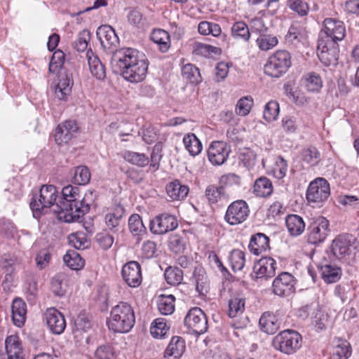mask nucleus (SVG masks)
Masks as SVG:
<instances>
[{"label": "nucleus", "instance_id": "obj_25", "mask_svg": "<svg viewBox=\"0 0 359 359\" xmlns=\"http://www.w3.org/2000/svg\"><path fill=\"white\" fill-rule=\"evenodd\" d=\"M185 349L184 340L181 337L174 336L165 350L164 357L168 359H179Z\"/></svg>", "mask_w": 359, "mask_h": 359}, {"label": "nucleus", "instance_id": "obj_62", "mask_svg": "<svg viewBox=\"0 0 359 359\" xmlns=\"http://www.w3.org/2000/svg\"><path fill=\"white\" fill-rule=\"evenodd\" d=\"M168 246L172 252L175 253H181L185 250L186 241L179 235H172L169 238Z\"/></svg>", "mask_w": 359, "mask_h": 359}, {"label": "nucleus", "instance_id": "obj_56", "mask_svg": "<svg viewBox=\"0 0 359 359\" xmlns=\"http://www.w3.org/2000/svg\"><path fill=\"white\" fill-rule=\"evenodd\" d=\"M287 162L282 156L275 158L272 173L278 180L284 178L287 171Z\"/></svg>", "mask_w": 359, "mask_h": 359}, {"label": "nucleus", "instance_id": "obj_36", "mask_svg": "<svg viewBox=\"0 0 359 359\" xmlns=\"http://www.w3.org/2000/svg\"><path fill=\"white\" fill-rule=\"evenodd\" d=\"M253 191L257 196L267 197L273 192L272 183L267 177H261L255 181Z\"/></svg>", "mask_w": 359, "mask_h": 359}, {"label": "nucleus", "instance_id": "obj_2", "mask_svg": "<svg viewBox=\"0 0 359 359\" xmlns=\"http://www.w3.org/2000/svg\"><path fill=\"white\" fill-rule=\"evenodd\" d=\"M62 198L54 206L57 219L65 222H74L87 213L94 201L93 191L86 192L81 198L79 188L68 185L62 190Z\"/></svg>", "mask_w": 359, "mask_h": 359}, {"label": "nucleus", "instance_id": "obj_21", "mask_svg": "<svg viewBox=\"0 0 359 359\" xmlns=\"http://www.w3.org/2000/svg\"><path fill=\"white\" fill-rule=\"evenodd\" d=\"M79 128L75 121H65L55 128L54 135L55 142L60 145L67 144L73 137Z\"/></svg>", "mask_w": 359, "mask_h": 359}, {"label": "nucleus", "instance_id": "obj_17", "mask_svg": "<svg viewBox=\"0 0 359 359\" xmlns=\"http://www.w3.org/2000/svg\"><path fill=\"white\" fill-rule=\"evenodd\" d=\"M43 319L53 334H60L65 331L66 320L64 315L57 309H47L43 314Z\"/></svg>", "mask_w": 359, "mask_h": 359}, {"label": "nucleus", "instance_id": "obj_30", "mask_svg": "<svg viewBox=\"0 0 359 359\" xmlns=\"http://www.w3.org/2000/svg\"><path fill=\"white\" fill-rule=\"evenodd\" d=\"M322 278L327 283H336L341 278V270L332 264H324L319 266Z\"/></svg>", "mask_w": 359, "mask_h": 359}, {"label": "nucleus", "instance_id": "obj_14", "mask_svg": "<svg viewBox=\"0 0 359 359\" xmlns=\"http://www.w3.org/2000/svg\"><path fill=\"white\" fill-rule=\"evenodd\" d=\"M318 57L326 67L334 65L338 60V45L331 44L324 38H319L317 47Z\"/></svg>", "mask_w": 359, "mask_h": 359}, {"label": "nucleus", "instance_id": "obj_27", "mask_svg": "<svg viewBox=\"0 0 359 359\" xmlns=\"http://www.w3.org/2000/svg\"><path fill=\"white\" fill-rule=\"evenodd\" d=\"M11 311L14 324L18 327L22 326L26 320L27 306L25 302L22 299H15L12 304Z\"/></svg>", "mask_w": 359, "mask_h": 359}, {"label": "nucleus", "instance_id": "obj_29", "mask_svg": "<svg viewBox=\"0 0 359 359\" xmlns=\"http://www.w3.org/2000/svg\"><path fill=\"white\" fill-rule=\"evenodd\" d=\"M188 186L181 184L179 180H174L166 186V192L172 200L180 201L185 198L189 193Z\"/></svg>", "mask_w": 359, "mask_h": 359}, {"label": "nucleus", "instance_id": "obj_48", "mask_svg": "<svg viewBox=\"0 0 359 359\" xmlns=\"http://www.w3.org/2000/svg\"><path fill=\"white\" fill-rule=\"evenodd\" d=\"M302 159L311 166H315L320 161V153L316 147H309L302 151Z\"/></svg>", "mask_w": 359, "mask_h": 359}, {"label": "nucleus", "instance_id": "obj_20", "mask_svg": "<svg viewBox=\"0 0 359 359\" xmlns=\"http://www.w3.org/2000/svg\"><path fill=\"white\" fill-rule=\"evenodd\" d=\"M122 276L126 283L131 287H136L142 283V273L140 264L131 261L126 264L122 269Z\"/></svg>", "mask_w": 359, "mask_h": 359}, {"label": "nucleus", "instance_id": "obj_15", "mask_svg": "<svg viewBox=\"0 0 359 359\" xmlns=\"http://www.w3.org/2000/svg\"><path fill=\"white\" fill-rule=\"evenodd\" d=\"M273 292L279 297H288L294 292V279L292 274L282 272L273 281Z\"/></svg>", "mask_w": 359, "mask_h": 359}, {"label": "nucleus", "instance_id": "obj_50", "mask_svg": "<svg viewBox=\"0 0 359 359\" xmlns=\"http://www.w3.org/2000/svg\"><path fill=\"white\" fill-rule=\"evenodd\" d=\"M304 35L305 27L300 25L297 22H294L290 27L285 39L290 43H294L295 41H300Z\"/></svg>", "mask_w": 359, "mask_h": 359}, {"label": "nucleus", "instance_id": "obj_18", "mask_svg": "<svg viewBox=\"0 0 359 359\" xmlns=\"http://www.w3.org/2000/svg\"><path fill=\"white\" fill-rule=\"evenodd\" d=\"M277 263L270 257H263L255 263L253 266V277L256 279H268L276 274Z\"/></svg>", "mask_w": 359, "mask_h": 359}, {"label": "nucleus", "instance_id": "obj_58", "mask_svg": "<svg viewBox=\"0 0 359 359\" xmlns=\"http://www.w3.org/2000/svg\"><path fill=\"white\" fill-rule=\"evenodd\" d=\"M306 87L310 92H318L323 86L320 76L315 73H309L306 77Z\"/></svg>", "mask_w": 359, "mask_h": 359}, {"label": "nucleus", "instance_id": "obj_6", "mask_svg": "<svg viewBox=\"0 0 359 359\" xmlns=\"http://www.w3.org/2000/svg\"><path fill=\"white\" fill-rule=\"evenodd\" d=\"M292 65L291 55L285 50H278L273 53L264 65V73L274 78L285 74Z\"/></svg>", "mask_w": 359, "mask_h": 359}, {"label": "nucleus", "instance_id": "obj_4", "mask_svg": "<svg viewBox=\"0 0 359 359\" xmlns=\"http://www.w3.org/2000/svg\"><path fill=\"white\" fill-rule=\"evenodd\" d=\"M58 191L53 185H43L39 195H34L29 203L34 217H39L43 213L47 212L52 208L54 212V206L56 205Z\"/></svg>", "mask_w": 359, "mask_h": 359}, {"label": "nucleus", "instance_id": "obj_40", "mask_svg": "<svg viewBox=\"0 0 359 359\" xmlns=\"http://www.w3.org/2000/svg\"><path fill=\"white\" fill-rule=\"evenodd\" d=\"M64 262L72 270H79L84 266L85 262L81 255L75 250H68L63 257Z\"/></svg>", "mask_w": 359, "mask_h": 359}, {"label": "nucleus", "instance_id": "obj_63", "mask_svg": "<svg viewBox=\"0 0 359 359\" xmlns=\"http://www.w3.org/2000/svg\"><path fill=\"white\" fill-rule=\"evenodd\" d=\"M65 55L62 50L55 51L49 64V72L56 73L61 68L65 62Z\"/></svg>", "mask_w": 359, "mask_h": 359}, {"label": "nucleus", "instance_id": "obj_24", "mask_svg": "<svg viewBox=\"0 0 359 359\" xmlns=\"http://www.w3.org/2000/svg\"><path fill=\"white\" fill-rule=\"evenodd\" d=\"M270 238L263 233H257L250 238L249 250L255 255H259L270 249Z\"/></svg>", "mask_w": 359, "mask_h": 359}, {"label": "nucleus", "instance_id": "obj_47", "mask_svg": "<svg viewBox=\"0 0 359 359\" xmlns=\"http://www.w3.org/2000/svg\"><path fill=\"white\" fill-rule=\"evenodd\" d=\"M128 228L133 236H141L146 232V228L141 217L137 214L132 215L128 219Z\"/></svg>", "mask_w": 359, "mask_h": 359}, {"label": "nucleus", "instance_id": "obj_31", "mask_svg": "<svg viewBox=\"0 0 359 359\" xmlns=\"http://www.w3.org/2000/svg\"><path fill=\"white\" fill-rule=\"evenodd\" d=\"M278 42V36L269 31L258 36L255 41L257 46L262 51H269L274 48Z\"/></svg>", "mask_w": 359, "mask_h": 359}, {"label": "nucleus", "instance_id": "obj_60", "mask_svg": "<svg viewBox=\"0 0 359 359\" xmlns=\"http://www.w3.org/2000/svg\"><path fill=\"white\" fill-rule=\"evenodd\" d=\"M69 242L76 250H83L88 247V240L83 233H72L69 236Z\"/></svg>", "mask_w": 359, "mask_h": 359}, {"label": "nucleus", "instance_id": "obj_57", "mask_svg": "<svg viewBox=\"0 0 359 359\" xmlns=\"http://www.w3.org/2000/svg\"><path fill=\"white\" fill-rule=\"evenodd\" d=\"M253 103V99L250 96L240 98L236 106V113L239 116H247L250 112Z\"/></svg>", "mask_w": 359, "mask_h": 359}, {"label": "nucleus", "instance_id": "obj_39", "mask_svg": "<svg viewBox=\"0 0 359 359\" xmlns=\"http://www.w3.org/2000/svg\"><path fill=\"white\" fill-rule=\"evenodd\" d=\"M351 355L350 344L344 339H337L334 341V359H348Z\"/></svg>", "mask_w": 359, "mask_h": 359}, {"label": "nucleus", "instance_id": "obj_59", "mask_svg": "<svg viewBox=\"0 0 359 359\" xmlns=\"http://www.w3.org/2000/svg\"><path fill=\"white\" fill-rule=\"evenodd\" d=\"M279 111V104L278 102L271 100L265 105L264 118L269 122L273 121L277 118Z\"/></svg>", "mask_w": 359, "mask_h": 359}, {"label": "nucleus", "instance_id": "obj_46", "mask_svg": "<svg viewBox=\"0 0 359 359\" xmlns=\"http://www.w3.org/2000/svg\"><path fill=\"white\" fill-rule=\"evenodd\" d=\"M66 275L64 273H57L51 279V290L58 297H62L66 292L65 280Z\"/></svg>", "mask_w": 359, "mask_h": 359}, {"label": "nucleus", "instance_id": "obj_44", "mask_svg": "<svg viewBox=\"0 0 359 359\" xmlns=\"http://www.w3.org/2000/svg\"><path fill=\"white\" fill-rule=\"evenodd\" d=\"M286 4L299 17L304 18L309 14V6L305 0H287Z\"/></svg>", "mask_w": 359, "mask_h": 359}, {"label": "nucleus", "instance_id": "obj_33", "mask_svg": "<svg viewBox=\"0 0 359 359\" xmlns=\"http://www.w3.org/2000/svg\"><path fill=\"white\" fill-rule=\"evenodd\" d=\"M151 40L158 46L162 53H166L170 47V34L163 29H155L151 35Z\"/></svg>", "mask_w": 359, "mask_h": 359}, {"label": "nucleus", "instance_id": "obj_52", "mask_svg": "<svg viewBox=\"0 0 359 359\" xmlns=\"http://www.w3.org/2000/svg\"><path fill=\"white\" fill-rule=\"evenodd\" d=\"M90 172L87 166L80 165L75 168L73 182L79 185H86L90 180Z\"/></svg>", "mask_w": 359, "mask_h": 359}, {"label": "nucleus", "instance_id": "obj_55", "mask_svg": "<svg viewBox=\"0 0 359 359\" xmlns=\"http://www.w3.org/2000/svg\"><path fill=\"white\" fill-rule=\"evenodd\" d=\"M183 77L192 83H198L201 81L199 69L192 64L185 65L182 69Z\"/></svg>", "mask_w": 359, "mask_h": 359}, {"label": "nucleus", "instance_id": "obj_23", "mask_svg": "<svg viewBox=\"0 0 359 359\" xmlns=\"http://www.w3.org/2000/svg\"><path fill=\"white\" fill-rule=\"evenodd\" d=\"M97 39L101 46L105 49H109L118 43V37L115 30L109 25H101L96 32Z\"/></svg>", "mask_w": 359, "mask_h": 359}, {"label": "nucleus", "instance_id": "obj_11", "mask_svg": "<svg viewBox=\"0 0 359 359\" xmlns=\"http://www.w3.org/2000/svg\"><path fill=\"white\" fill-rule=\"evenodd\" d=\"M250 208L244 200H236L227 208L224 219L230 225L234 226L242 224L248 217Z\"/></svg>", "mask_w": 359, "mask_h": 359}, {"label": "nucleus", "instance_id": "obj_7", "mask_svg": "<svg viewBox=\"0 0 359 359\" xmlns=\"http://www.w3.org/2000/svg\"><path fill=\"white\" fill-rule=\"evenodd\" d=\"M329 221L323 216L311 219L306 237L309 243L318 245L324 242L330 232Z\"/></svg>", "mask_w": 359, "mask_h": 359}, {"label": "nucleus", "instance_id": "obj_32", "mask_svg": "<svg viewBox=\"0 0 359 359\" xmlns=\"http://www.w3.org/2000/svg\"><path fill=\"white\" fill-rule=\"evenodd\" d=\"M285 224L292 236H299L305 229V223L303 219L297 215H288L285 219Z\"/></svg>", "mask_w": 359, "mask_h": 359}, {"label": "nucleus", "instance_id": "obj_12", "mask_svg": "<svg viewBox=\"0 0 359 359\" xmlns=\"http://www.w3.org/2000/svg\"><path fill=\"white\" fill-rule=\"evenodd\" d=\"M355 243L356 238L351 234L339 235L332 241L331 251L336 258L344 259L348 257L355 248Z\"/></svg>", "mask_w": 359, "mask_h": 359}, {"label": "nucleus", "instance_id": "obj_54", "mask_svg": "<svg viewBox=\"0 0 359 359\" xmlns=\"http://www.w3.org/2000/svg\"><path fill=\"white\" fill-rule=\"evenodd\" d=\"M229 262L233 271L242 270L245 263V253L238 249L233 250L229 256Z\"/></svg>", "mask_w": 359, "mask_h": 359}, {"label": "nucleus", "instance_id": "obj_34", "mask_svg": "<svg viewBox=\"0 0 359 359\" xmlns=\"http://www.w3.org/2000/svg\"><path fill=\"white\" fill-rule=\"evenodd\" d=\"M124 212V208L121 205H118L114 209L112 212L107 214L105 222L107 227L114 232L117 231Z\"/></svg>", "mask_w": 359, "mask_h": 359}, {"label": "nucleus", "instance_id": "obj_22", "mask_svg": "<svg viewBox=\"0 0 359 359\" xmlns=\"http://www.w3.org/2000/svg\"><path fill=\"white\" fill-rule=\"evenodd\" d=\"M281 323V317L278 312H264L259 321L261 330L268 334H275L280 328Z\"/></svg>", "mask_w": 359, "mask_h": 359}, {"label": "nucleus", "instance_id": "obj_42", "mask_svg": "<svg viewBox=\"0 0 359 359\" xmlns=\"http://www.w3.org/2000/svg\"><path fill=\"white\" fill-rule=\"evenodd\" d=\"M231 35L234 39H241L245 42L248 41L251 36L248 26L243 21L233 23L231 27Z\"/></svg>", "mask_w": 359, "mask_h": 359}, {"label": "nucleus", "instance_id": "obj_26", "mask_svg": "<svg viewBox=\"0 0 359 359\" xmlns=\"http://www.w3.org/2000/svg\"><path fill=\"white\" fill-rule=\"evenodd\" d=\"M86 57L92 76L98 80H103L106 77V70L98 57L91 49L88 50Z\"/></svg>", "mask_w": 359, "mask_h": 359}, {"label": "nucleus", "instance_id": "obj_10", "mask_svg": "<svg viewBox=\"0 0 359 359\" xmlns=\"http://www.w3.org/2000/svg\"><path fill=\"white\" fill-rule=\"evenodd\" d=\"M184 322V325L193 334H202L208 330L207 317L199 307L191 309L185 316Z\"/></svg>", "mask_w": 359, "mask_h": 359}, {"label": "nucleus", "instance_id": "obj_37", "mask_svg": "<svg viewBox=\"0 0 359 359\" xmlns=\"http://www.w3.org/2000/svg\"><path fill=\"white\" fill-rule=\"evenodd\" d=\"M183 142L190 155L196 156L202 151V143L194 133L184 135Z\"/></svg>", "mask_w": 359, "mask_h": 359}, {"label": "nucleus", "instance_id": "obj_41", "mask_svg": "<svg viewBox=\"0 0 359 359\" xmlns=\"http://www.w3.org/2000/svg\"><path fill=\"white\" fill-rule=\"evenodd\" d=\"M164 277L168 284L175 286L182 282L184 273L182 270L177 266H168L165 270Z\"/></svg>", "mask_w": 359, "mask_h": 359}, {"label": "nucleus", "instance_id": "obj_5", "mask_svg": "<svg viewBox=\"0 0 359 359\" xmlns=\"http://www.w3.org/2000/svg\"><path fill=\"white\" fill-rule=\"evenodd\" d=\"M302 345V335L293 330L281 331L272 340V346L276 351L288 355L297 353Z\"/></svg>", "mask_w": 359, "mask_h": 359}, {"label": "nucleus", "instance_id": "obj_45", "mask_svg": "<svg viewBox=\"0 0 359 359\" xmlns=\"http://www.w3.org/2000/svg\"><path fill=\"white\" fill-rule=\"evenodd\" d=\"M123 158L128 163L139 167H145L149 163V158L143 153L126 151Z\"/></svg>", "mask_w": 359, "mask_h": 359}, {"label": "nucleus", "instance_id": "obj_16", "mask_svg": "<svg viewBox=\"0 0 359 359\" xmlns=\"http://www.w3.org/2000/svg\"><path fill=\"white\" fill-rule=\"evenodd\" d=\"M231 151L230 147L223 141L212 142L208 150V157L214 165H221L224 163Z\"/></svg>", "mask_w": 359, "mask_h": 359}, {"label": "nucleus", "instance_id": "obj_38", "mask_svg": "<svg viewBox=\"0 0 359 359\" xmlns=\"http://www.w3.org/2000/svg\"><path fill=\"white\" fill-rule=\"evenodd\" d=\"M192 53L195 55L208 57L212 55L220 54L221 49L218 47L196 41L193 45Z\"/></svg>", "mask_w": 359, "mask_h": 359}, {"label": "nucleus", "instance_id": "obj_49", "mask_svg": "<svg viewBox=\"0 0 359 359\" xmlns=\"http://www.w3.org/2000/svg\"><path fill=\"white\" fill-rule=\"evenodd\" d=\"M205 196L210 203H216L226 198L224 189L220 184L219 187L213 184L209 185L205 189Z\"/></svg>", "mask_w": 359, "mask_h": 359}, {"label": "nucleus", "instance_id": "obj_13", "mask_svg": "<svg viewBox=\"0 0 359 359\" xmlns=\"http://www.w3.org/2000/svg\"><path fill=\"white\" fill-rule=\"evenodd\" d=\"M178 226V221L175 216L168 213H163L156 216L150 221L149 229L152 233L163 235L172 231Z\"/></svg>", "mask_w": 359, "mask_h": 359}, {"label": "nucleus", "instance_id": "obj_53", "mask_svg": "<svg viewBox=\"0 0 359 359\" xmlns=\"http://www.w3.org/2000/svg\"><path fill=\"white\" fill-rule=\"evenodd\" d=\"M168 330L169 327L167 326L166 320L158 318L151 323L150 333L154 338H161L165 335Z\"/></svg>", "mask_w": 359, "mask_h": 359}, {"label": "nucleus", "instance_id": "obj_1", "mask_svg": "<svg viewBox=\"0 0 359 359\" xmlns=\"http://www.w3.org/2000/svg\"><path fill=\"white\" fill-rule=\"evenodd\" d=\"M111 64L125 80L135 83L146 78L149 67V61L145 55L132 48L116 50L113 53Z\"/></svg>", "mask_w": 359, "mask_h": 359}, {"label": "nucleus", "instance_id": "obj_35", "mask_svg": "<svg viewBox=\"0 0 359 359\" xmlns=\"http://www.w3.org/2000/svg\"><path fill=\"white\" fill-rule=\"evenodd\" d=\"M72 85L73 82L69 77L67 75L60 76L55 90L56 97L61 100H66L72 91Z\"/></svg>", "mask_w": 359, "mask_h": 359}, {"label": "nucleus", "instance_id": "obj_51", "mask_svg": "<svg viewBox=\"0 0 359 359\" xmlns=\"http://www.w3.org/2000/svg\"><path fill=\"white\" fill-rule=\"evenodd\" d=\"M245 309V299L238 297H233L229 302L228 315L230 318L236 317L243 313Z\"/></svg>", "mask_w": 359, "mask_h": 359}, {"label": "nucleus", "instance_id": "obj_19", "mask_svg": "<svg viewBox=\"0 0 359 359\" xmlns=\"http://www.w3.org/2000/svg\"><path fill=\"white\" fill-rule=\"evenodd\" d=\"M4 344L6 353H0V359H25L22 344L18 335L8 336Z\"/></svg>", "mask_w": 359, "mask_h": 359}, {"label": "nucleus", "instance_id": "obj_3", "mask_svg": "<svg viewBox=\"0 0 359 359\" xmlns=\"http://www.w3.org/2000/svg\"><path fill=\"white\" fill-rule=\"evenodd\" d=\"M135 316L132 306L126 302H119L113 306L107 325L110 330L117 333H127L134 326Z\"/></svg>", "mask_w": 359, "mask_h": 359}, {"label": "nucleus", "instance_id": "obj_8", "mask_svg": "<svg viewBox=\"0 0 359 359\" xmlns=\"http://www.w3.org/2000/svg\"><path fill=\"white\" fill-rule=\"evenodd\" d=\"M330 195V184L325 179L318 177L309 184L306 196L310 204L321 206L328 199Z\"/></svg>", "mask_w": 359, "mask_h": 359}, {"label": "nucleus", "instance_id": "obj_43", "mask_svg": "<svg viewBox=\"0 0 359 359\" xmlns=\"http://www.w3.org/2000/svg\"><path fill=\"white\" fill-rule=\"evenodd\" d=\"M175 297L172 294L161 295L158 300V309L163 315L172 314L175 311Z\"/></svg>", "mask_w": 359, "mask_h": 359}, {"label": "nucleus", "instance_id": "obj_28", "mask_svg": "<svg viewBox=\"0 0 359 359\" xmlns=\"http://www.w3.org/2000/svg\"><path fill=\"white\" fill-rule=\"evenodd\" d=\"M196 290L200 295H205L210 289L208 276L202 266H196L193 273Z\"/></svg>", "mask_w": 359, "mask_h": 359}, {"label": "nucleus", "instance_id": "obj_64", "mask_svg": "<svg viewBox=\"0 0 359 359\" xmlns=\"http://www.w3.org/2000/svg\"><path fill=\"white\" fill-rule=\"evenodd\" d=\"M96 359H116V354L111 345L100 346L95 353Z\"/></svg>", "mask_w": 359, "mask_h": 359}, {"label": "nucleus", "instance_id": "obj_9", "mask_svg": "<svg viewBox=\"0 0 359 359\" xmlns=\"http://www.w3.org/2000/svg\"><path fill=\"white\" fill-rule=\"evenodd\" d=\"M324 29L320 32L319 38H324L331 44H337L339 41L344 39L346 28L344 23L339 20L326 18L323 21Z\"/></svg>", "mask_w": 359, "mask_h": 359}, {"label": "nucleus", "instance_id": "obj_61", "mask_svg": "<svg viewBox=\"0 0 359 359\" xmlns=\"http://www.w3.org/2000/svg\"><path fill=\"white\" fill-rule=\"evenodd\" d=\"M90 39V32L88 30H83L79 34L76 39L74 41V48L78 52H83L87 49Z\"/></svg>", "mask_w": 359, "mask_h": 359}]
</instances>
